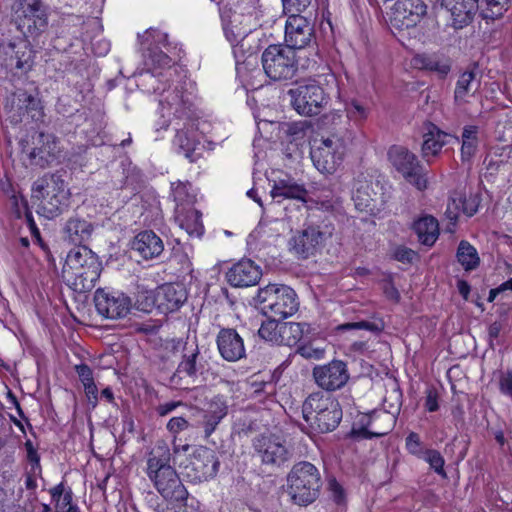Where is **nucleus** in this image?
<instances>
[{
	"label": "nucleus",
	"instance_id": "nucleus-6",
	"mask_svg": "<svg viewBox=\"0 0 512 512\" xmlns=\"http://www.w3.org/2000/svg\"><path fill=\"white\" fill-rule=\"evenodd\" d=\"M256 301L263 314L274 322L292 316L299 308L296 292L286 285L269 284L260 288Z\"/></svg>",
	"mask_w": 512,
	"mask_h": 512
},
{
	"label": "nucleus",
	"instance_id": "nucleus-45",
	"mask_svg": "<svg viewBox=\"0 0 512 512\" xmlns=\"http://www.w3.org/2000/svg\"><path fill=\"white\" fill-rule=\"evenodd\" d=\"M345 111L348 119L359 125L369 117L370 107L367 102L357 98H352L346 102Z\"/></svg>",
	"mask_w": 512,
	"mask_h": 512
},
{
	"label": "nucleus",
	"instance_id": "nucleus-4",
	"mask_svg": "<svg viewBox=\"0 0 512 512\" xmlns=\"http://www.w3.org/2000/svg\"><path fill=\"white\" fill-rule=\"evenodd\" d=\"M32 199L39 201L38 213L52 219L68 208L70 191L60 174L48 173L34 182Z\"/></svg>",
	"mask_w": 512,
	"mask_h": 512
},
{
	"label": "nucleus",
	"instance_id": "nucleus-26",
	"mask_svg": "<svg viewBox=\"0 0 512 512\" xmlns=\"http://www.w3.org/2000/svg\"><path fill=\"white\" fill-rule=\"evenodd\" d=\"M261 276L260 267L250 259L240 260L226 274L228 282L234 287L254 286L259 282Z\"/></svg>",
	"mask_w": 512,
	"mask_h": 512
},
{
	"label": "nucleus",
	"instance_id": "nucleus-9",
	"mask_svg": "<svg viewBox=\"0 0 512 512\" xmlns=\"http://www.w3.org/2000/svg\"><path fill=\"white\" fill-rule=\"evenodd\" d=\"M287 94L294 110L307 117L320 114L329 101L324 88L316 81L299 83L289 89Z\"/></svg>",
	"mask_w": 512,
	"mask_h": 512
},
{
	"label": "nucleus",
	"instance_id": "nucleus-8",
	"mask_svg": "<svg viewBox=\"0 0 512 512\" xmlns=\"http://www.w3.org/2000/svg\"><path fill=\"white\" fill-rule=\"evenodd\" d=\"M265 74L273 81L292 79L298 69L296 53L286 45H269L261 56Z\"/></svg>",
	"mask_w": 512,
	"mask_h": 512
},
{
	"label": "nucleus",
	"instance_id": "nucleus-18",
	"mask_svg": "<svg viewBox=\"0 0 512 512\" xmlns=\"http://www.w3.org/2000/svg\"><path fill=\"white\" fill-rule=\"evenodd\" d=\"M253 448L262 464L280 467L291 457V452L274 435H259L253 440Z\"/></svg>",
	"mask_w": 512,
	"mask_h": 512
},
{
	"label": "nucleus",
	"instance_id": "nucleus-3",
	"mask_svg": "<svg viewBox=\"0 0 512 512\" xmlns=\"http://www.w3.org/2000/svg\"><path fill=\"white\" fill-rule=\"evenodd\" d=\"M102 263L99 257L87 246L71 249L62 268V279L73 291H90L100 278Z\"/></svg>",
	"mask_w": 512,
	"mask_h": 512
},
{
	"label": "nucleus",
	"instance_id": "nucleus-63",
	"mask_svg": "<svg viewBox=\"0 0 512 512\" xmlns=\"http://www.w3.org/2000/svg\"><path fill=\"white\" fill-rule=\"evenodd\" d=\"M499 386L502 393L512 396V373H502L499 380Z\"/></svg>",
	"mask_w": 512,
	"mask_h": 512
},
{
	"label": "nucleus",
	"instance_id": "nucleus-51",
	"mask_svg": "<svg viewBox=\"0 0 512 512\" xmlns=\"http://www.w3.org/2000/svg\"><path fill=\"white\" fill-rule=\"evenodd\" d=\"M305 326V323H286L281 327L280 334L282 335L283 338L285 337V335H289L286 344L292 345L295 344L302 337Z\"/></svg>",
	"mask_w": 512,
	"mask_h": 512
},
{
	"label": "nucleus",
	"instance_id": "nucleus-52",
	"mask_svg": "<svg viewBox=\"0 0 512 512\" xmlns=\"http://www.w3.org/2000/svg\"><path fill=\"white\" fill-rule=\"evenodd\" d=\"M296 354L307 360H321L325 356V349L314 346L312 343H306L297 347Z\"/></svg>",
	"mask_w": 512,
	"mask_h": 512
},
{
	"label": "nucleus",
	"instance_id": "nucleus-19",
	"mask_svg": "<svg viewBox=\"0 0 512 512\" xmlns=\"http://www.w3.org/2000/svg\"><path fill=\"white\" fill-rule=\"evenodd\" d=\"M285 45L294 51L308 46L314 38V25L300 12H285Z\"/></svg>",
	"mask_w": 512,
	"mask_h": 512
},
{
	"label": "nucleus",
	"instance_id": "nucleus-36",
	"mask_svg": "<svg viewBox=\"0 0 512 512\" xmlns=\"http://www.w3.org/2000/svg\"><path fill=\"white\" fill-rule=\"evenodd\" d=\"M413 230L421 244L431 247L439 236V223L431 215H424L413 223Z\"/></svg>",
	"mask_w": 512,
	"mask_h": 512
},
{
	"label": "nucleus",
	"instance_id": "nucleus-10",
	"mask_svg": "<svg viewBox=\"0 0 512 512\" xmlns=\"http://www.w3.org/2000/svg\"><path fill=\"white\" fill-rule=\"evenodd\" d=\"M22 152L30 165L45 168L59 161L61 155L58 138L50 133L34 132L31 140H21Z\"/></svg>",
	"mask_w": 512,
	"mask_h": 512
},
{
	"label": "nucleus",
	"instance_id": "nucleus-58",
	"mask_svg": "<svg viewBox=\"0 0 512 512\" xmlns=\"http://www.w3.org/2000/svg\"><path fill=\"white\" fill-rule=\"evenodd\" d=\"M189 426L188 421L183 417H173L167 423V429L172 434H178Z\"/></svg>",
	"mask_w": 512,
	"mask_h": 512
},
{
	"label": "nucleus",
	"instance_id": "nucleus-56",
	"mask_svg": "<svg viewBox=\"0 0 512 512\" xmlns=\"http://www.w3.org/2000/svg\"><path fill=\"white\" fill-rule=\"evenodd\" d=\"M284 12H302L305 10L311 0H282Z\"/></svg>",
	"mask_w": 512,
	"mask_h": 512
},
{
	"label": "nucleus",
	"instance_id": "nucleus-41",
	"mask_svg": "<svg viewBox=\"0 0 512 512\" xmlns=\"http://www.w3.org/2000/svg\"><path fill=\"white\" fill-rule=\"evenodd\" d=\"M415 63L424 69L437 72L440 77H445L448 73L447 58L443 52L418 55Z\"/></svg>",
	"mask_w": 512,
	"mask_h": 512
},
{
	"label": "nucleus",
	"instance_id": "nucleus-59",
	"mask_svg": "<svg viewBox=\"0 0 512 512\" xmlns=\"http://www.w3.org/2000/svg\"><path fill=\"white\" fill-rule=\"evenodd\" d=\"M75 370L83 386L94 382L92 369L87 364L76 365Z\"/></svg>",
	"mask_w": 512,
	"mask_h": 512
},
{
	"label": "nucleus",
	"instance_id": "nucleus-25",
	"mask_svg": "<svg viewBox=\"0 0 512 512\" xmlns=\"http://www.w3.org/2000/svg\"><path fill=\"white\" fill-rule=\"evenodd\" d=\"M186 300L187 292L182 284L165 283L156 288V304L163 314L178 310Z\"/></svg>",
	"mask_w": 512,
	"mask_h": 512
},
{
	"label": "nucleus",
	"instance_id": "nucleus-28",
	"mask_svg": "<svg viewBox=\"0 0 512 512\" xmlns=\"http://www.w3.org/2000/svg\"><path fill=\"white\" fill-rule=\"evenodd\" d=\"M4 50L5 54L8 56L5 60L6 68H15L21 72H28L32 68L34 63V53L26 43H22L20 45L9 43Z\"/></svg>",
	"mask_w": 512,
	"mask_h": 512
},
{
	"label": "nucleus",
	"instance_id": "nucleus-2",
	"mask_svg": "<svg viewBox=\"0 0 512 512\" xmlns=\"http://www.w3.org/2000/svg\"><path fill=\"white\" fill-rule=\"evenodd\" d=\"M171 460L169 446L163 441L158 442L147 455L146 475L167 502V512H180L187 506L189 493L171 465Z\"/></svg>",
	"mask_w": 512,
	"mask_h": 512
},
{
	"label": "nucleus",
	"instance_id": "nucleus-47",
	"mask_svg": "<svg viewBox=\"0 0 512 512\" xmlns=\"http://www.w3.org/2000/svg\"><path fill=\"white\" fill-rule=\"evenodd\" d=\"M477 133V126L470 125L464 127L461 146V156L463 160H468L474 155L478 143Z\"/></svg>",
	"mask_w": 512,
	"mask_h": 512
},
{
	"label": "nucleus",
	"instance_id": "nucleus-49",
	"mask_svg": "<svg viewBox=\"0 0 512 512\" xmlns=\"http://www.w3.org/2000/svg\"><path fill=\"white\" fill-rule=\"evenodd\" d=\"M135 307L142 312L149 313L154 308L158 310V304H156V289L147 290L142 289L138 291L137 298L135 301Z\"/></svg>",
	"mask_w": 512,
	"mask_h": 512
},
{
	"label": "nucleus",
	"instance_id": "nucleus-64",
	"mask_svg": "<svg viewBox=\"0 0 512 512\" xmlns=\"http://www.w3.org/2000/svg\"><path fill=\"white\" fill-rule=\"evenodd\" d=\"M383 292L389 300L399 302L400 293L391 281H387L384 283Z\"/></svg>",
	"mask_w": 512,
	"mask_h": 512
},
{
	"label": "nucleus",
	"instance_id": "nucleus-27",
	"mask_svg": "<svg viewBox=\"0 0 512 512\" xmlns=\"http://www.w3.org/2000/svg\"><path fill=\"white\" fill-rule=\"evenodd\" d=\"M253 14H241L234 12L230 19L223 24V30L226 39L231 45H236L244 40L256 26Z\"/></svg>",
	"mask_w": 512,
	"mask_h": 512
},
{
	"label": "nucleus",
	"instance_id": "nucleus-13",
	"mask_svg": "<svg viewBox=\"0 0 512 512\" xmlns=\"http://www.w3.org/2000/svg\"><path fill=\"white\" fill-rule=\"evenodd\" d=\"M396 424V416L385 410H374L360 417L353 426L351 435L355 439H371L390 433Z\"/></svg>",
	"mask_w": 512,
	"mask_h": 512
},
{
	"label": "nucleus",
	"instance_id": "nucleus-24",
	"mask_svg": "<svg viewBox=\"0 0 512 512\" xmlns=\"http://www.w3.org/2000/svg\"><path fill=\"white\" fill-rule=\"evenodd\" d=\"M216 343L220 355L226 361L236 362L245 357L243 339L233 328H221Z\"/></svg>",
	"mask_w": 512,
	"mask_h": 512
},
{
	"label": "nucleus",
	"instance_id": "nucleus-12",
	"mask_svg": "<svg viewBox=\"0 0 512 512\" xmlns=\"http://www.w3.org/2000/svg\"><path fill=\"white\" fill-rule=\"evenodd\" d=\"M217 453L205 446L197 447L187 459L183 474L193 483H201L214 478L219 470Z\"/></svg>",
	"mask_w": 512,
	"mask_h": 512
},
{
	"label": "nucleus",
	"instance_id": "nucleus-14",
	"mask_svg": "<svg viewBox=\"0 0 512 512\" xmlns=\"http://www.w3.org/2000/svg\"><path fill=\"white\" fill-rule=\"evenodd\" d=\"M174 112L175 109H172L169 116L161 115V117L167 118L169 121L171 116H174V118L179 120H185L183 127L176 128V135L174 137L173 144L190 162H195L202 156L203 145L198 139V135L195 131V124L191 119L192 105L189 108V113L183 117L176 116ZM160 114L162 113L160 112Z\"/></svg>",
	"mask_w": 512,
	"mask_h": 512
},
{
	"label": "nucleus",
	"instance_id": "nucleus-42",
	"mask_svg": "<svg viewBox=\"0 0 512 512\" xmlns=\"http://www.w3.org/2000/svg\"><path fill=\"white\" fill-rule=\"evenodd\" d=\"M172 196L176 203V211L183 208H189L195 202L196 198L192 192V186L189 182L178 181L172 183Z\"/></svg>",
	"mask_w": 512,
	"mask_h": 512
},
{
	"label": "nucleus",
	"instance_id": "nucleus-11",
	"mask_svg": "<svg viewBox=\"0 0 512 512\" xmlns=\"http://www.w3.org/2000/svg\"><path fill=\"white\" fill-rule=\"evenodd\" d=\"M4 111L5 122H9L13 126L28 119L37 122L43 117L40 100L21 89L7 97Z\"/></svg>",
	"mask_w": 512,
	"mask_h": 512
},
{
	"label": "nucleus",
	"instance_id": "nucleus-57",
	"mask_svg": "<svg viewBox=\"0 0 512 512\" xmlns=\"http://www.w3.org/2000/svg\"><path fill=\"white\" fill-rule=\"evenodd\" d=\"M394 257L399 262L412 263L417 258V254L410 248L399 247L396 249Z\"/></svg>",
	"mask_w": 512,
	"mask_h": 512
},
{
	"label": "nucleus",
	"instance_id": "nucleus-32",
	"mask_svg": "<svg viewBox=\"0 0 512 512\" xmlns=\"http://www.w3.org/2000/svg\"><path fill=\"white\" fill-rule=\"evenodd\" d=\"M479 0H450V15L453 18L452 26L461 29L472 22L478 10Z\"/></svg>",
	"mask_w": 512,
	"mask_h": 512
},
{
	"label": "nucleus",
	"instance_id": "nucleus-34",
	"mask_svg": "<svg viewBox=\"0 0 512 512\" xmlns=\"http://www.w3.org/2000/svg\"><path fill=\"white\" fill-rule=\"evenodd\" d=\"M339 402L322 392H315L310 394L302 405V414L306 422L313 420V415H319L323 411L335 406Z\"/></svg>",
	"mask_w": 512,
	"mask_h": 512
},
{
	"label": "nucleus",
	"instance_id": "nucleus-61",
	"mask_svg": "<svg viewBox=\"0 0 512 512\" xmlns=\"http://www.w3.org/2000/svg\"><path fill=\"white\" fill-rule=\"evenodd\" d=\"M328 488L331 492L333 500L340 504L344 501V490L342 486L336 481V479H330L328 482Z\"/></svg>",
	"mask_w": 512,
	"mask_h": 512
},
{
	"label": "nucleus",
	"instance_id": "nucleus-35",
	"mask_svg": "<svg viewBox=\"0 0 512 512\" xmlns=\"http://www.w3.org/2000/svg\"><path fill=\"white\" fill-rule=\"evenodd\" d=\"M342 409L340 404L331 406V408L323 411L318 416L313 415V420L307 423L318 433H328L336 429L342 419Z\"/></svg>",
	"mask_w": 512,
	"mask_h": 512
},
{
	"label": "nucleus",
	"instance_id": "nucleus-31",
	"mask_svg": "<svg viewBox=\"0 0 512 512\" xmlns=\"http://www.w3.org/2000/svg\"><path fill=\"white\" fill-rule=\"evenodd\" d=\"M270 195L272 199H295L306 202L308 191L291 178L274 181Z\"/></svg>",
	"mask_w": 512,
	"mask_h": 512
},
{
	"label": "nucleus",
	"instance_id": "nucleus-43",
	"mask_svg": "<svg viewBox=\"0 0 512 512\" xmlns=\"http://www.w3.org/2000/svg\"><path fill=\"white\" fill-rule=\"evenodd\" d=\"M475 79L474 71H465L461 74L456 83L454 91V104L457 107H462L468 103L469 92L471 90L473 80Z\"/></svg>",
	"mask_w": 512,
	"mask_h": 512
},
{
	"label": "nucleus",
	"instance_id": "nucleus-39",
	"mask_svg": "<svg viewBox=\"0 0 512 512\" xmlns=\"http://www.w3.org/2000/svg\"><path fill=\"white\" fill-rule=\"evenodd\" d=\"M12 200V205H13V210H14V213L16 215L17 218H21L22 217V208L24 210V216H25V220H26V223L29 227V230L31 232V235L32 237L35 239V241L39 244V246L42 248L43 251L49 253V248L48 246L44 243V241L42 240L41 238V235H40V231L33 219V216H32V212L29 210L28 208V204H27V201L24 197H17V196H13L11 198Z\"/></svg>",
	"mask_w": 512,
	"mask_h": 512
},
{
	"label": "nucleus",
	"instance_id": "nucleus-15",
	"mask_svg": "<svg viewBox=\"0 0 512 512\" xmlns=\"http://www.w3.org/2000/svg\"><path fill=\"white\" fill-rule=\"evenodd\" d=\"M388 158L395 169L417 189L426 188V179L422 174V167L416 156L407 148L399 145H393L388 151Z\"/></svg>",
	"mask_w": 512,
	"mask_h": 512
},
{
	"label": "nucleus",
	"instance_id": "nucleus-46",
	"mask_svg": "<svg viewBox=\"0 0 512 512\" xmlns=\"http://www.w3.org/2000/svg\"><path fill=\"white\" fill-rule=\"evenodd\" d=\"M512 0H481L485 5L480 15L483 19L495 20L501 18L508 11Z\"/></svg>",
	"mask_w": 512,
	"mask_h": 512
},
{
	"label": "nucleus",
	"instance_id": "nucleus-54",
	"mask_svg": "<svg viewBox=\"0 0 512 512\" xmlns=\"http://www.w3.org/2000/svg\"><path fill=\"white\" fill-rule=\"evenodd\" d=\"M406 448L409 451V453L422 458L423 454L425 453L422 448V442L420 440V436L415 433L411 432L406 437Z\"/></svg>",
	"mask_w": 512,
	"mask_h": 512
},
{
	"label": "nucleus",
	"instance_id": "nucleus-23",
	"mask_svg": "<svg viewBox=\"0 0 512 512\" xmlns=\"http://www.w3.org/2000/svg\"><path fill=\"white\" fill-rule=\"evenodd\" d=\"M325 234L319 226L309 225L298 231L289 240L290 250L299 258L307 259L315 254L323 243Z\"/></svg>",
	"mask_w": 512,
	"mask_h": 512
},
{
	"label": "nucleus",
	"instance_id": "nucleus-1",
	"mask_svg": "<svg viewBox=\"0 0 512 512\" xmlns=\"http://www.w3.org/2000/svg\"><path fill=\"white\" fill-rule=\"evenodd\" d=\"M146 71L139 75V84L148 93L159 94V108L163 116H169L171 110L174 114L183 117L189 113L191 99L183 91L182 85H176L170 90L175 78H180L179 66L172 64V59L157 48H148L145 56Z\"/></svg>",
	"mask_w": 512,
	"mask_h": 512
},
{
	"label": "nucleus",
	"instance_id": "nucleus-44",
	"mask_svg": "<svg viewBox=\"0 0 512 512\" xmlns=\"http://www.w3.org/2000/svg\"><path fill=\"white\" fill-rule=\"evenodd\" d=\"M456 258L466 271L477 268L480 261L476 249L464 240L458 246Z\"/></svg>",
	"mask_w": 512,
	"mask_h": 512
},
{
	"label": "nucleus",
	"instance_id": "nucleus-33",
	"mask_svg": "<svg viewBox=\"0 0 512 512\" xmlns=\"http://www.w3.org/2000/svg\"><path fill=\"white\" fill-rule=\"evenodd\" d=\"M92 232V224L79 217H71L63 229L64 239L78 246H82L81 244L91 237Z\"/></svg>",
	"mask_w": 512,
	"mask_h": 512
},
{
	"label": "nucleus",
	"instance_id": "nucleus-29",
	"mask_svg": "<svg viewBox=\"0 0 512 512\" xmlns=\"http://www.w3.org/2000/svg\"><path fill=\"white\" fill-rule=\"evenodd\" d=\"M228 414V405L223 396H215L207 406L203 414L202 425L205 438H209L219 423Z\"/></svg>",
	"mask_w": 512,
	"mask_h": 512
},
{
	"label": "nucleus",
	"instance_id": "nucleus-55",
	"mask_svg": "<svg viewBox=\"0 0 512 512\" xmlns=\"http://www.w3.org/2000/svg\"><path fill=\"white\" fill-rule=\"evenodd\" d=\"M344 330L350 329H364L372 332H380L382 330V326L369 321H359V322H350L345 323L341 326Z\"/></svg>",
	"mask_w": 512,
	"mask_h": 512
},
{
	"label": "nucleus",
	"instance_id": "nucleus-40",
	"mask_svg": "<svg viewBox=\"0 0 512 512\" xmlns=\"http://www.w3.org/2000/svg\"><path fill=\"white\" fill-rule=\"evenodd\" d=\"M177 220L182 229L190 236L200 237L203 234L204 227L201 222V213L192 208H183L176 211Z\"/></svg>",
	"mask_w": 512,
	"mask_h": 512
},
{
	"label": "nucleus",
	"instance_id": "nucleus-30",
	"mask_svg": "<svg viewBox=\"0 0 512 512\" xmlns=\"http://www.w3.org/2000/svg\"><path fill=\"white\" fill-rule=\"evenodd\" d=\"M132 248L144 259L158 257L164 250L162 239L153 231L140 232L133 241Z\"/></svg>",
	"mask_w": 512,
	"mask_h": 512
},
{
	"label": "nucleus",
	"instance_id": "nucleus-20",
	"mask_svg": "<svg viewBox=\"0 0 512 512\" xmlns=\"http://www.w3.org/2000/svg\"><path fill=\"white\" fill-rule=\"evenodd\" d=\"M312 376L315 383L328 392L341 389L349 380L347 365L341 360H332L328 364L315 366Z\"/></svg>",
	"mask_w": 512,
	"mask_h": 512
},
{
	"label": "nucleus",
	"instance_id": "nucleus-48",
	"mask_svg": "<svg viewBox=\"0 0 512 512\" xmlns=\"http://www.w3.org/2000/svg\"><path fill=\"white\" fill-rule=\"evenodd\" d=\"M451 200L452 204L455 206L456 213L453 214L450 210V226L456 224L460 212L464 213L468 217H471L477 211V207L474 205V201L467 200L466 197L462 194H459L458 197H453Z\"/></svg>",
	"mask_w": 512,
	"mask_h": 512
},
{
	"label": "nucleus",
	"instance_id": "nucleus-60",
	"mask_svg": "<svg viewBox=\"0 0 512 512\" xmlns=\"http://www.w3.org/2000/svg\"><path fill=\"white\" fill-rule=\"evenodd\" d=\"M275 322L272 320L267 324H262L258 330V335L267 341L276 340Z\"/></svg>",
	"mask_w": 512,
	"mask_h": 512
},
{
	"label": "nucleus",
	"instance_id": "nucleus-22",
	"mask_svg": "<svg viewBox=\"0 0 512 512\" xmlns=\"http://www.w3.org/2000/svg\"><path fill=\"white\" fill-rule=\"evenodd\" d=\"M378 188H382L379 182L360 183L352 196L355 208L360 212L374 216L383 211L386 199L382 193L376 191Z\"/></svg>",
	"mask_w": 512,
	"mask_h": 512
},
{
	"label": "nucleus",
	"instance_id": "nucleus-16",
	"mask_svg": "<svg viewBox=\"0 0 512 512\" xmlns=\"http://www.w3.org/2000/svg\"><path fill=\"white\" fill-rule=\"evenodd\" d=\"M97 312L109 319L126 317L132 307L131 298L123 292L99 288L94 295Z\"/></svg>",
	"mask_w": 512,
	"mask_h": 512
},
{
	"label": "nucleus",
	"instance_id": "nucleus-53",
	"mask_svg": "<svg viewBox=\"0 0 512 512\" xmlns=\"http://www.w3.org/2000/svg\"><path fill=\"white\" fill-rule=\"evenodd\" d=\"M423 458L430 464V467L435 470L436 473L442 477H446L444 470L445 460L441 454L436 450H427L423 454Z\"/></svg>",
	"mask_w": 512,
	"mask_h": 512
},
{
	"label": "nucleus",
	"instance_id": "nucleus-17",
	"mask_svg": "<svg viewBox=\"0 0 512 512\" xmlns=\"http://www.w3.org/2000/svg\"><path fill=\"white\" fill-rule=\"evenodd\" d=\"M311 160L316 169L323 174H332L343 160V146L337 140L322 139L314 145L310 152Z\"/></svg>",
	"mask_w": 512,
	"mask_h": 512
},
{
	"label": "nucleus",
	"instance_id": "nucleus-5",
	"mask_svg": "<svg viewBox=\"0 0 512 512\" xmlns=\"http://www.w3.org/2000/svg\"><path fill=\"white\" fill-rule=\"evenodd\" d=\"M322 487L318 468L308 461L293 465L287 475V493L294 504L307 506L320 495Z\"/></svg>",
	"mask_w": 512,
	"mask_h": 512
},
{
	"label": "nucleus",
	"instance_id": "nucleus-38",
	"mask_svg": "<svg viewBox=\"0 0 512 512\" xmlns=\"http://www.w3.org/2000/svg\"><path fill=\"white\" fill-rule=\"evenodd\" d=\"M425 129L422 154L423 157L427 158L429 156H435L441 150L447 134L432 123H427Z\"/></svg>",
	"mask_w": 512,
	"mask_h": 512
},
{
	"label": "nucleus",
	"instance_id": "nucleus-37",
	"mask_svg": "<svg viewBox=\"0 0 512 512\" xmlns=\"http://www.w3.org/2000/svg\"><path fill=\"white\" fill-rule=\"evenodd\" d=\"M203 370L204 365L201 362L198 347L195 346L190 351L185 347L182 361L179 363L176 373L180 377L181 375H185L190 378H196L198 375L203 373Z\"/></svg>",
	"mask_w": 512,
	"mask_h": 512
},
{
	"label": "nucleus",
	"instance_id": "nucleus-21",
	"mask_svg": "<svg viewBox=\"0 0 512 512\" xmlns=\"http://www.w3.org/2000/svg\"><path fill=\"white\" fill-rule=\"evenodd\" d=\"M427 12L422 0H397L392 8L391 24L398 29L415 27Z\"/></svg>",
	"mask_w": 512,
	"mask_h": 512
},
{
	"label": "nucleus",
	"instance_id": "nucleus-62",
	"mask_svg": "<svg viewBox=\"0 0 512 512\" xmlns=\"http://www.w3.org/2000/svg\"><path fill=\"white\" fill-rule=\"evenodd\" d=\"M425 400V407L428 411L434 412L438 409V394L435 388H428Z\"/></svg>",
	"mask_w": 512,
	"mask_h": 512
},
{
	"label": "nucleus",
	"instance_id": "nucleus-50",
	"mask_svg": "<svg viewBox=\"0 0 512 512\" xmlns=\"http://www.w3.org/2000/svg\"><path fill=\"white\" fill-rule=\"evenodd\" d=\"M311 123L307 120L284 123L282 131L290 138V141L300 140L305 137L306 131L310 129Z\"/></svg>",
	"mask_w": 512,
	"mask_h": 512
},
{
	"label": "nucleus",
	"instance_id": "nucleus-7",
	"mask_svg": "<svg viewBox=\"0 0 512 512\" xmlns=\"http://www.w3.org/2000/svg\"><path fill=\"white\" fill-rule=\"evenodd\" d=\"M49 6L42 0H18L15 9L17 29L25 36L38 38L49 27Z\"/></svg>",
	"mask_w": 512,
	"mask_h": 512
}]
</instances>
